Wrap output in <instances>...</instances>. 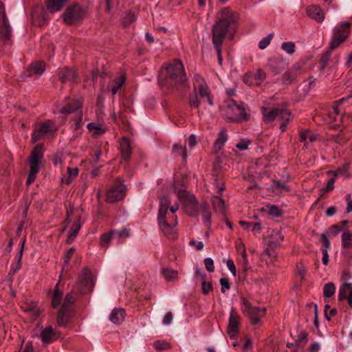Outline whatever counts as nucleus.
<instances>
[{
  "instance_id": "nucleus-1",
  "label": "nucleus",
  "mask_w": 352,
  "mask_h": 352,
  "mask_svg": "<svg viewBox=\"0 0 352 352\" xmlns=\"http://www.w3.org/2000/svg\"><path fill=\"white\" fill-rule=\"evenodd\" d=\"M237 16L228 8L221 10V18L212 26L213 45H222L225 38L233 39L236 29Z\"/></svg>"
},
{
  "instance_id": "nucleus-2",
  "label": "nucleus",
  "mask_w": 352,
  "mask_h": 352,
  "mask_svg": "<svg viewBox=\"0 0 352 352\" xmlns=\"http://www.w3.org/2000/svg\"><path fill=\"white\" fill-rule=\"evenodd\" d=\"M158 78L160 86L167 89H177L186 84L184 67L179 59H174L162 67Z\"/></svg>"
},
{
  "instance_id": "nucleus-3",
  "label": "nucleus",
  "mask_w": 352,
  "mask_h": 352,
  "mask_svg": "<svg viewBox=\"0 0 352 352\" xmlns=\"http://www.w3.org/2000/svg\"><path fill=\"white\" fill-rule=\"evenodd\" d=\"M170 204V199L168 196H163L160 199L157 221L159 227L162 232L168 237L174 238L175 236H173V226H172L166 220V215L168 212Z\"/></svg>"
},
{
  "instance_id": "nucleus-4",
  "label": "nucleus",
  "mask_w": 352,
  "mask_h": 352,
  "mask_svg": "<svg viewBox=\"0 0 352 352\" xmlns=\"http://www.w3.org/2000/svg\"><path fill=\"white\" fill-rule=\"evenodd\" d=\"M225 116L233 122H239L248 120V116L245 113L244 107L234 100L228 101Z\"/></svg>"
},
{
  "instance_id": "nucleus-5",
  "label": "nucleus",
  "mask_w": 352,
  "mask_h": 352,
  "mask_svg": "<svg viewBox=\"0 0 352 352\" xmlns=\"http://www.w3.org/2000/svg\"><path fill=\"white\" fill-rule=\"evenodd\" d=\"M85 15V10L78 3L68 6L61 16L67 25H74L81 21Z\"/></svg>"
},
{
  "instance_id": "nucleus-6",
  "label": "nucleus",
  "mask_w": 352,
  "mask_h": 352,
  "mask_svg": "<svg viewBox=\"0 0 352 352\" xmlns=\"http://www.w3.org/2000/svg\"><path fill=\"white\" fill-rule=\"evenodd\" d=\"M351 23L343 22L334 29V33L329 44L330 50L336 49L350 34Z\"/></svg>"
},
{
  "instance_id": "nucleus-7",
  "label": "nucleus",
  "mask_w": 352,
  "mask_h": 352,
  "mask_svg": "<svg viewBox=\"0 0 352 352\" xmlns=\"http://www.w3.org/2000/svg\"><path fill=\"white\" fill-rule=\"evenodd\" d=\"M243 311L249 317L252 324H258L260 318L265 315L266 311L265 308L252 306L245 298H243Z\"/></svg>"
},
{
  "instance_id": "nucleus-8",
  "label": "nucleus",
  "mask_w": 352,
  "mask_h": 352,
  "mask_svg": "<svg viewBox=\"0 0 352 352\" xmlns=\"http://www.w3.org/2000/svg\"><path fill=\"white\" fill-rule=\"evenodd\" d=\"M126 190L125 185L120 178H117L115 184L107 192V201L109 203L119 201L125 197Z\"/></svg>"
},
{
  "instance_id": "nucleus-9",
  "label": "nucleus",
  "mask_w": 352,
  "mask_h": 352,
  "mask_svg": "<svg viewBox=\"0 0 352 352\" xmlns=\"http://www.w3.org/2000/svg\"><path fill=\"white\" fill-rule=\"evenodd\" d=\"M12 36V29L6 14L3 3L0 1V38L8 41Z\"/></svg>"
},
{
  "instance_id": "nucleus-10",
  "label": "nucleus",
  "mask_w": 352,
  "mask_h": 352,
  "mask_svg": "<svg viewBox=\"0 0 352 352\" xmlns=\"http://www.w3.org/2000/svg\"><path fill=\"white\" fill-rule=\"evenodd\" d=\"M263 120L270 122L275 120H280L281 118H286L289 116V110L286 109L274 108L267 109L262 107Z\"/></svg>"
},
{
  "instance_id": "nucleus-11",
  "label": "nucleus",
  "mask_w": 352,
  "mask_h": 352,
  "mask_svg": "<svg viewBox=\"0 0 352 352\" xmlns=\"http://www.w3.org/2000/svg\"><path fill=\"white\" fill-rule=\"evenodd\" d=\"M183 207L185 212L191 217H197L199 213V206L198 201L193 195L186 194L184 201Z\"/></svg>"
},
{
  "instance_id": "nucleus-12",
  "label": "nucleus",
  "mask_w": 352,
  "mask_h": 352,
  "mask_svg": "<svg viewBox=\"0 0 352 352\" xmlns=\"http://www.w3.org/2000/svg\"><path fill=\"white\" fill-rule=\"evenodd\" d=\"M240 316L232 309L230 312L229 322L228 325V333L230 338L234 339L239 331Z\"/></svg>"
},
{
  "instance_id": "nucleus-13",
  "label": "nucleus",
  "mask_w": 352,
  "mask_h": 352,
  "mask_svg": "<svg viewBox=\"0 0 352 352\" xmlns=\"http://www.w3.org/2000/svg\"><path fill=\"white\" fill-rule=\"evenodd\" d=\"M43 147L41 144H38L35 146L31 153V155L29 160V164L30 168H35L39 170V163L43 158Z\"/></svg>"
},
{
  "instance_id": "nucleus-14",
  "label": "nucleus",
  "mask_w": 352,
  "mask_h": 352,
  "mask_svg": "<svg viewBox=\"0 0 352 352\" xmlns=\"http://www.w3.org/2000/svg\"><path fill=\"white\" fill-rule=\"evenodd\" d=\"M71 315L70 307L67 306L66 305H62L56 316L57 324L59 327H65L68 323L69 318L71 317Z\"/></svg>"
},
{
  "instance_id": "nucleus-15",
  "label": "nucleus",
  "mask_w": 352,
  "mask_h": 352,
  "mask_svg": "<svg viewBox=\"0 0 352 352\" xmlns=\"http://www.w3.org/2000/svg\"><path fill=\"white\" fill-rule=\"evenodd\" d=\"M82 107V100L80 99L67 98L65 105L60 109L61 113L69 114L77 111Z\"/></svg>"
},
{
  "instance_id": "nucleus-16",
  "label": "nucleus",
  "mask_w": 352,
  "mask_h": 352,
  "mask_svg": "<svg viewBox=\"0 0 352 352\" xmlns=\"http://www.w3.org/2000/svg\"><path fill=\"white\" fill-rule=\"evenodd\" d=\"M54 124V122L52 120H47L43 123L36 130H35L32 135V140L33 142H37L44 135L51 131V127Z\"/></svg>"
},
{
  "instance_id": "nucleus-17",
  "label": "nucleus",
  "mask_w": 352,
  "mask_h": 352,
  "mask_svg": "<svg viewBox=\"0 0 352 352\" xmlns=\"http://www.w3.org/2000/svg\"><path fill=\"white\" fill-rule=\"evenodd\" d=\"M346 298L348 300L349 305L352 308V283H344L340 287L338 300L342 301Z\"/></svg>"
},
{
  "instance_id": "nucleus-18",
  "label": "nucleus",
  "mask_w": 352,
  "mask_h": 352,
  "mask_svg": "<svg viewBox=\"0 0 352 352\" xmlns=\"http://www.w3.org/2000/svg\"><path fill=\"white\" fill-rule=\"evenodd\" d=\"M78 279L79 283L85 287V291L91 289L94 286L92 274L87 268L83 270Z\"/></svg>"
},
{
  "instance_id": "nucleus-19",
  "label": "nucleus",
  "mask_w": 352,
  "mask_h": 352,
  "mask_svg": "<svg viewBox=\"0 0 352 352\" xmlns=\"http://www.w3.org/2000/svg\"><path fill=\"white\" fill-rule=\"evenodd\" d=\"M58 76L62 82H74L77 78V73L72 68L64 67L58 71Z\"/></svg>"
},
{
  "instance_id": "nucleus-20",
  "label": "nucleus",
  "mask_w": 352,
  "mask_h": 352,
  "mask_svg": "<svg viewBox=\"0 0 352 352\" xmlns=\"http://www.w3.org/2000/svg\"><path fill=\"white\" fill-rule=\"evenodd\" d=\"M58 337V335L51 326L43 329L40 334L41 341L45 344L53 342L57 340Z\"/></svg>"
},
{
  "instance_id": "nucleus-21",
  "label": "nucleus",
  "mask_w": 352,
  "mask_h": 352,
  "mask_svg": "<svg viewBox=\"0 0 352 352\" xmlns=\"http://www.w3.org/2000/svg\"><path fill=\"white\" fill-rule=\"evenodd\" d=\"M307 14L311 19L321 23L324 19V13L322 10L317 6H311L307 8Z\"/></svg>"
},
{
  "instance_id": "nucleus-22",
  "label": "nucleus",
  "mask_w": 352,
  "mask_h": 352,
  "mask_svg": "<svg viewBox=\"0 0 352 352\" xmlns=\"http://www.w3.org/2000/svg\"><path fill=\"white\" fill-rule=\"evenodd\" d=\"M33 23L41 27L45 25L48 20V14L43 8H39V11L32 13Z\"/></svg>"
},
{
  "instance_id": "nucleus-23",
  "label": "nucleus",
  "mask_w": 352,
  "mask_h": 352,
  "mask_svg": "<svg viewBox=\"0 0 352 352\" xmlns=\"http://www.w3.org/2000/svg\"><path fill=\"white\" fill-rule=\"evenodd\" d=\"M125 318V311L122 308H114L109 315V320L115 324H121Z\"/></svg>"
},
{
  "instance_id": "nucleus-24",
  "label": "nucleus",
  "mask_w": 352,
  "mask_h": 352,
  "mask_svg": "<svg viewBox=\"0 0 352 352\" xmlns=\"http://www.w3.org/2000/svg\"><path fill=\"white\" fill-rule=\"evenodd\" d=\"M121 157L124 160H128L131 155V147L129 140L126 138H122L120 144Z\"/></svg>"
},
{
  "instance_id": "nucleus-25",
  "label": "nucleus",
  "mask_w": 352,
  "mask_h": 352,
  "mask_svg": "<svg viewBox=\"0 0 352 352\" xmlns=\"http://www.w3.org/2000/svg\"><path fill=\"white\" fill-rule=\"evenodd\" d=\"M67 0H45L47 9L50 13L60 10Z\"/></svg>"
},
{
  "instance_id": "nucleus-26",
  "label": "nucleus",
  "mask_w": 352,
  "mask_h": 352,
  "mask_svg": "<svg viewBox=\"0 0 352 352\" xmlns=\"http://www.w3.org/2000/svg\"><path fill=\"white\" fill-rule=\"evenodd\" d=\"M199 208L205 226L210 228L211 223V212L209 204L206 202H203L200 204Z\"/></svg>"
},
{
  "instance_id": "nucleus-27",
  "label": "nucleus",
  "mask_w": 352,
  "mask_h": 352,
  "mask_svg": "<svg viewBox=\"0 0 352 352\" xmlns=\"http://www.w3.org/2000/svg\"><path fill=\"white\" fill-rule=\"evenodd\" d=\"M197 91L201 98L206 100L210 106L213 105L209 87L205 83H200L197 87Z\"/></svg>"
},
{
  "instance_id": "nucleus-28",
  "label": "nucleus",
  "mask_w": 352,
  "mask_h": 352,
  "mask_svg": "<svg viewBox=\"0 0 352 352\" xmlns=\"http://www.w3.org/2000/svg\"><path fill=\"white\" fill-rule=\"evenodd\" d=\"M320 239L323 242V245L324 247V248L322 249V263L324 265H327L329 262V254H328L327 249L329 248V247H330V241L324 233H322L321 234Z\"/></svg>"
},
{
  "instance_id": "nucleus-29",
  "label": "nucleus",
  "mask_w": 352,
  "mask_h": 352,
  "mask_svg": "<svg viewBox=\"0 0 352 352\" xmlns=\"http://www.w3.org/2000/svg\"><path fill=\"white\" fill-rule=\"evenodd\" d=\"M228 140V135L224 129H222L217 135V138L214 143V148L216 152L221 150Z\"/></svg>"
},
{
  "instance_id": "nucleus-30",
  "label": "nucleus",
  "mask_w": 352,
  "mask_h": 352,
  "mask_svg": "<svg viewBox=\"0 0 352 352\" xmlns=\"http://www.w3.org/2000/svg\"><path fill=\"white\" fill-rule=\"evenodd\" d=\"M293 69L295 71L287 72H285L283 75L282 81H283V84H286V85L291 84L292 82H294L296 80V76H297L296 72L298 70L300 69V66L295 65L293 67Z\"/></svg>"
},
{
  "instance_id": "nucleus-31",
  "label": "nucleus",
  "mask_w": 352,
  "mask_h": 352,
  "mask_svg": "<svg viewBox=\"0 0 352 352\" xmlns=\"http://www.w3.org/2000/svg\"><path fill=\"white\" fill-rule=\"evenodd\" d=\"M63 294L58 288L56 285L54 292L52 296V306L54 308H56L60 304L62 300Z\"/></svg>"
},
{
  "instance_id": "nucleus-32",
  "label": "nucleus",
  "mask_w": 352,
  "mask_h": 352,
  "mask_svg": "<svg viewBox=\"0 0 352 352\" xmlns=\"http://www.w3.org/2000/svg\"><path fill=\"white\" fill-rule=\"evenodd\" d=\"M188 103L190 107L198 109L200 105V100L198 98L197 89L195 87L194 91L190 93L188 96Z\"/></svg>"
},
{
  "instance_id": "nucleus-33",
  "label": "nucleus",
  "mask_w": 352,
  "mask_h": 352,
  "mask_svg": "<svg viewBox=\"0 0 352 352\" xmlns=\"http://www.w3.org/2000/svg\"><path fill=\"white\" fill-rule=\"evenodd\" d=\"M342 245L344 248H348L352 246V233L346 230L342 234Z\"/></svg>"
},
{
  "instance_id": "nucleus-34",
  "label": "nucleus",
  "mask_w": 352,
  "mask_h": 352,
  "mask_svg": "<svg viewBox=\"0 0 352 352\" xmlns=\"http://www.w3.org/2000/svg\"><path fill=\"white\" fill-rule=\"evenodd\" d=\"M252 76L254 78V84L256 86L261 85L267 76L266 73L262 69H257L255 74H252Z\"/></svg>"
},
{
  "instance_id": "nucleus-35",
  "label": "nucleus",
  "mask_w": 352,
  "mask_h": 352,
  "mask_svg": "<svg viewBox=\"0 0 352 352\" xmlns=\"http://www.w3.org/2000/svg\"><path fill=\"white\" fill-rule=\"evenodd\" d=\"M45 70V64L43 62L34 63L30 65V71L36 75H40Z\"/></svg>"
},
{
  "instance_id": "nucleus-36",
  "label": "nucleus",
  "mask_w": 352,
  "mask_h": 352,
  "mask_svg": "<svg viewBox=\"0 0 352 352\" xmlns=\"http://www.w3.org/2000/svg\"><path fill=\"white\" fill-rule=\"evenodd\" d=\"M241 249L242 250V252H241L242 267H243V270L245 272H246V271L249 270L251 267L248 263V256L246 254L245 245L243 244L239 245L238 250H240Z\"/></svg>"
},
{
  "instance_id": "nucleus-37",
  "label": "nucleus",
  "mask_w": 352,
  "mask_h": 352,
  "mask_svg": "<svg viewBox=\"0 0 352 352\" xmlns=\"http://www.w3.org/2000/svg\"><path fill=\"white\" fill-rule=\"evenodd\" d=\"M24 243H25V241H23L22 246H21L20 252L19 253L18 261H17L16 264H15L14 265H12L11 270L9 274L10 275L13 276L21 267V261L22 256H23V250Z\"/></svg>"
},
{
  "instance_id": "nucleus-38",
  "label": "nucleus",
  "mask_w": 352,
  "mask_h": 352,
  "mask_svg": "<svg viewBox=\"0 0 352 352\" xmlns=\"http://www.w3.org/2000/svg\"><path fill=\"white\" fill-rule=\"evenodd\" d=\"M213 207L216 210L223 212L225 209V202L223 199L218 196H215L212 199Z\"/></svg>"
},
{
  "instance_id": "nucleus-39",
  "label": "nucleus",
  "mask_w": 352,
  "mask_h": 352,
  "mask_svg": "<svg viewBox=\"0 0 352 352\" xmlns=\"http://www.w3.org/2000/svg\"><path fill=\"white\" fill-rule=\"evenodd\" d=\"M162 273L165 279L168 281L173 280L177 275V271L170 268H163Z\"/></svg>"
},
{
  "instance_id": "nucleus-40",
  "label": "nucleus",
  "mask_w": 352,
  "mask_h": 352,
  "mask_svg": "<svg viewBox=\"0 0 352 352\" xmlns=\"http://www.w3.org/2000/svg\"><path fill=\"white\" fill-rule=\"evenodd\" d=\"M307 333L306 331L302 330L298 335L297 336V338L295 340L296 346H303L306 344L307 342Z\"/></svg>"
},
{
  "instance_id": "nucleus-41",
  "label": "nucleus",
  "mask_w": 352,
  "mask_h": 352,
  "mask_svg": "<svg viewBox=\"0 0 352 352\" xmlns=\"http://www.w3.org/2000/svg\"><path fill=\"white\" fill-rule=\"evenodd\" d=\"M336 292V286L333 283H328L324 285L323 294L324 296L331 297Z\"/></svg>"
},
{
  "instance_id": "nucleus-42",
  "label": "nucleus",
  "mask_w": 352,
  "mask_h": 352,
  "mask_svg": "<svg viewBox=\"0 0 352 352\" xmlns=\"http://www.w3.org/2000/svg\"><path fill=\"white\" fill-rule=\"evenodd\" d=\"M114 234H116L115 231H111L109 233L103 234L100 237V245L102 248H107L112 239V235Z\"/></svg>"
},
{
  "instance_id": "nucleus-43",
  "label": "nucleus",
  "mask_w": 352,
  "mask_h": 352,
  "mask_svg": "<svg viewBox=\"0 0 352 352\" xmlns=\"http://www.w3.org/2000/svg\"><path fill=\"white\" fill-rule=\"evenodd\" d=\"M82 124V115L81 113H78L75 118L72 120L71 127L74 131H77Z\"/></svg>"
},
{
  "instance_id": "nucleus-44",
  "label": "nucleus",
  "mask_w": 352,
  "mask_h": 352,
  "mask_svg": "<svg viewBox=\"0 0 352 352\" xmlns=\"http://www.w3.org/2000/svg\"><path fill=\"white\" fill-rule=\"evenodd\" d=\"M341 173H342L341 170H336L334 173L333 177H332L330 179H329V181L327 183V185H326L325 188H324L323 190H325L326 192H329V191L332 190L334 188V183H335V181H336V177L338 175H339L340 174H341Z\"/></svg>"
},
{
  "instance_id": "nucleus-45",
  "label": "nucleus",
  "mask_w": 352,
  "mask_h": 352,
  "mask_svg": "<svg viewBox=\"0 0 352 352\" xmlns=\"http://www.w3.org/2000/svg\"><path fill=\"white\" fill-rule=\"evenodd\" d=\"M173 151L177 155H182L184 160L187 158L186 148H184L179 144H175L173 145Z\"/></svg>"
},
{
  "instance_id": "nucleus-46",
  "label": "nucleus",
  "mask_w": 352,
  "mask_h": 352,
  "mask_svg": "<svg viewBox=\"0 0 352 352\" xmlns=\"http://www.w3.org/2000/svg\"><path fill=\"white\" fill-rule=\"evenodd\" d=\"M332 50H328L325 53L323 54L322 57L320 59V64L321 65V67L324 69L326 66L328 65L331 60V54Z\"/></svg>"
},
{
  "instance_id": "nucleus-47",
  "label": "nucleus",
  "mask_w": 352,
  "mask_h": 352,
  "mask_svg": "<svg viewBox=\"0 0 352 352\" xmlns=\"http://www.w3.org/2000/svg\"><path fill=\"white\" fill-rule=\"evenodd\" d=\"M67 172L68 174V178L65 179V183L68 184L71 182V181L73 178L76 177L78 175V169L77 168H72L68 167L67 168Z\"/></svg>"
},
{
  "instance_id": "nucleus-48",
  "label": "nucleus",
  "mask_w": 352,
  "mask_h": 352,
  "mask_svg": "<svg viewBox=\"0 0 352 352\" xmlns=\"http://www.w3.org/2000/svg\"><path fill=\"white\" fill-rule=\"evenodd\" d=\"M282 49L289 54H292L295 52V44L293 42H284L282 43Z\"/></svg>"
},
{
  "instance_id": "nucleus-49",
  "label": "nucleus",
  "mask_w": 352,
  "mask_h": 352,
  "mask_svg": "<svg viewBox=\"0 0 352 352\" xmlns=\"http://www.w3.org/2000/svg\"><path fill=\"white\" fill-rule=\"evenodd\" d=\"M81 225H82V223H81V218L79 217L76 221H75L74 223V224L72 225V228H71V230H70V234H72L73 236H77L78 232H79V230H80V228H81Z\"/></svg>"
},
{
  "instance_id": "nucleus-50",
  "label": "nucleus",
  "mask_w": 352,
  "mask_h": 352,
  "mask_svg": "<svg viewBox=\"0 0 352 352\" xmlns=\"http://www.w3.org/2000/svg\"><path fill=\"white\" fill-rule=\"evenodd\" d=\"M125 78L124 76L121 77L118 80L114 81V85L112 87L111 91L113 95L117 94L118 89L122 87L123 84L124 83Z\"/></svg>"
},
{
  "instance_id": "nucleus-51",
  "label": "nucleus",
  "mask_w": 352,
  "mask_h": 352,
  "mask_svg": "<svg viewBox=\"0 0 352 352\" xmlns=\"http://www.w3.org/2000/svg\"><path fill=\"white\" fill-rule=\"evenodd\" d=\"M268 214L274 217H280L282 214L280 209L275 205L269 206Z\"/></svg>"
},
{
  "instance_id": "nucleus-52",
  "label": "nucleus",
  "mask_w": 352,
  "mask_h": 352,
  "mask_svg": "<svg viewBox=\"0 0 352 352\" xmlns=\"http://www.w3.org/2000/svg\"><path fill=\"white\" fill-rule=\"evenodd\" d=\"M153 346L156 350H164L168 349L169 344L164 340H157L154 342Z\"/></svg>"
},
{
  "instance_id": "nucleus-53",
  "label": "nucleus",
  "mask_w": 352,
  "mask_h": 352,
  "mask_svg": "<svg viewBox=\"0 0 352 352\" xmlns=\"http://www.w3.org/2000/svg\"><path fill=\"white\" fill-rule=\"evenodd\" d=\"M272 38V34H270L267 36L262 38L260 41V42L258 43V47L261 50L265 49L269 45V44L270 43Z\"/></svg>"
},
{
  "instance_id": "nucleus-54",
  "label": "nucleus",
  "mask_w": 352,
  "mask_h": 352,
  "mask_svg": "<svg viewBox=\"0 0 352 352\" xmlns=\"http://www.w3.org/2000/svg\"><path fill=\"white\" fill-rule=\"evenodd\" d=\"M220 285L221 286V291L222 293H225L227 290L230 289V283L228 278H221L219 280Z\"/></svg>"
},
{
  "instance_id": "nucleus-55",
  "label": "nucleus",
  "mask_w": 352,
  "mask_h": 352,
  "mask_svg": "<svg viewBox=\"0 0 352 352\" xmlns=\"http://www.w3.org/2000/svg\"><path fill=\"white\" fill-rule=\"evenodd\" d=\"M38 169L35 168H30V171L28 174L27 180H26V184L30 185L36 179V175L38 173Z\"/></svg>"
},
{
  "instance_id": "nucleus-56",
  "label": "nucleus",
  "mask_w": 352,
  "mask_h": 352,
  "mask_svg": "<svg viewBox=\"0 0 352 352\" xmlns=\"http://www.w3.org/2000/svg\"><path fill=\"white\" fill-rule=\"evenodd\" d=\"M273 187L276 189H280V191H288L289 190V186L285 183H282L278 180L273 181Z\"/></svg>"
},
{
  "instance_id": "nucleus-57",
  "label": "nucleus",
  "mask_w": 352,
  "mask_h": 352,
  "mask_svg": "<svg viewBox=\"0 0 352 352\" xmlns=\"http://www.w3.org/2000/svg\"><path fill=\"white\" fill-rule=\"evenodd\" d=\"M204 264L208 272H213L214 271V265L212 258L210 257L206 258L204 259Z\"/></svg>"
},
{
  "instance_id": "nucleus-58",
  "label": "nucleus",
  "mask_w": 352,
  "mask_h": 352,
  "mask_svg": "<svg viewBox=\"0 0 352 352\" xmlns=\"http://www.w3.org/2000/svg\"><path fill=\"white\" fill-rule=\"evenodd\" d=\"M87 128L90 131L95 130V134L96 135H102L104 133V130L102 128L97 126L95 123L93 122L88 124Z\"/></svg>"
},
{
  "instance_id": "nucleus-59",
  "label": "nucleus",
  "mask_w": 352,
  "mask_h": 352,
  "mask_svg": "<svg viewBox=\"0 0 352 352\" xmlns=\"http://www.w3.org/2000/svg\"><path fill=\"white\" fill-rule=\"evenodd\" d=\"M74 252H75V248H73V247L69 248L67 250V253L65 254L64 263L63 265V268H65V267H67L69 265L70 258H72V256L73 254L74 253Z\"/></svg>"
},
{
  "instance_id": "nucleus-60",
  "label": "nucleus",
  "mask_w": 352,
  "mask_h": 352,
  "mask_svg": "<svg viewBox=\"0 0 352 352\" xmlns=\"http://www.w3.org/2000/svg\"><path fill=\"white\" fill-rule=\"evenodd\" d=\"M75 301V295L74 293L71 292L67 294L64 299V302L63 305H66L67 306H69Z\"/></svg>"
},
{
  "instance_id": "nucleus-61",
  "label": "nucleus",
  "mask_w": 352,
  "mask_h": 352,
  "mask_svg": "<svg viewBox=\"0 0 352 352\" xmlns=\"http://www.w3.org/2000/svg\"><path fill=\"white\" fill-rule=\"evenodd\" d=\"M280 120H283V122H282V124L280 126V131L282 132H284L286 130V129H287L288 123L291 120V113H290V111H289V116H288V117L281 118Z\"/></svg>"
},
{
  "instance_id": "nucleus-62",
  "label": "nucleus",
  "mask_w": 352,
  "mask_h": 352,
  "mask_svg": "<svg viewBox=\"0 0 352 352\" xmlns=\"http://www.w3.org/2000/svg\"><path fill=\"white\" fill-rule=\"evenodd\" d=\"M201 289L204 294H206L212 289V285L210 282H206L203 280L201 283Z\"/></svg>"
},
{
  "instance_id": "nucleus-63",
  "label": "nucleus",
  "mask_w": 352,
  "mask_h": 352,
  "mask_svg": "<svg viewBox=\"0 0 352 352\" xmlns=\"http://www.w3.org/2000/svg\"><path fill=\"white\" fill-rule=\"evenodd\" d=\"M243 81L248 85H255L252 74H245L243 78Z\"/></svg>"
},
{
  "instance_id": "nucleus-64",
  "label": "nucleus",
  "mask_w": 352,
  "mask_h": 352,
  "mask_svg": "<svg viewBox=\"0 0 352 352\" xmlns=\"http://www.w3.org/2000/svg\"><path fill=\"white\" fill-rule=\"evenodd\" d=\"M250 142L248 140H241L236 144V147L241 151L248 149Z\"/></svg>"
}]
</instances>
